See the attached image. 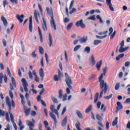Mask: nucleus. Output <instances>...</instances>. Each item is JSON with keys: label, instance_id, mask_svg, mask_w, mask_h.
I'll list each match as a JSON object with an SVG mask.
<instances>
[{"label": "nucleus", "instance_id": "f257e3e1", "mask_svg": "<svg viewBox=\"0 0 130 130\" xmlns=\"http://www.w3.org/2000/svg\"><path fill=\"white\" fill-rule=\"evenodd\" d=\"M106 71H107V67H105L103 71V73H102L99 78L100 88L102 89V91L100 94V99L102 98V96H103V92L105 94H106L107 93V89H108L107 83L104 81V80H102V79H103V77H105V76H106Z\"/></svg>", "mask_w": 130, "mask_h": 130}, {"label": "nucleus", "instance_id": "f03ea898", "mask_svg": "<svg viewBox=\"0 0 130 130\" xmlns=\"http://www.w3.org/2000/svg\"><path fill=\"white\" fill-rule=\"evenodd\" d=\"M65 78L66 80L65 82L69 88H66V91L67 94H71V90L70 89H72L73 87L72 86V84H73V82L72 81V78L70 76H69V74L68 73H65Z\"/></svg>", "mask_w": 130, "mask_h": 130}, {"label": "nucleus", "instance_id": "7ed1b4c3", "mask_svg": "<svg viewBox=\"0 0 130 130\" xmlns=\"http://www.w3.org/2000/svg\"><path fill=\"white\" fill-rule=\"evenodd\" d=\"M50 110L52 112H49V114L50 117L53 119L55 124H56V123H57V120L56 119V117H55V115L54 114L53 112L55 113L56 115H58V112L57 111V110L55 109V107H54V105H51Z\"/></svg>", "mask_w": 130, "mask_h": 130}, {"label": "nucleus", "instance_id": "20e7f679", "mask_svg": "<svg viewBox=\"0 0 130 130\" xmlns=\"http://www.w3.org/2000/svg\"><path fill=\"white\" fill-rule=\"evenodd\" d=\"M46 9L48 15L51 18V20L50 21L51 26V27H53L54 30H56V25L55 24V22L54 21L52 10H50L48 7H47Z\"/></svg>", "mask_w": 130, "mask_h": 130}, {"label": "nucleus", "instance_id": "39448f33", "mask_svg": "<svg viewBox=\"0 0 130 130\" xmlns=\"http://www.w3.org/2000/svg\"><path fill=\"white\" fill-rule=\"evenodd\" d=\"M120 48L119 49V53H123V52H125L127 49H129V47H126L125 48H123L124 46V41H122L121 43H120Z\"/></svg>", "mask_w": 130, "mask_h": 130}, {"label": "nucleus", "instance_id": "423d86ee", "mask_svg": "<svg viewBox=\"0 0 130 130\" xmlns=\"http://www.w3.org/2000/svg\"><path fill=\"white\" fill-rule=\"evenodd\" d=\"M9 114H10V119L12 121V122H15V119H14V115H13V113H9L8 112H6L5 114L6 115V120L8 122H10V117L9 116Z\"/></svg>", "mask_w": 130, "mask_h": 130}, {"label": "nucleus", "instance_id": "0eeeda50", "mask_svg": "<svg viewBox=\"0 0 130 130\" xmlns=\"http://www.w3.org/2000/svg\"><path fill=\"white\" fill-rule=\"evenodd\" d=\"M21 82L22 83V85L24 89L25 92L26 93H28V88H27L28 87V82L24 78H22L21 79Z\"/></svg>", "mask_w": 130, "mask_h": 130}, {"label": "nucleus", "instance_id": "6e6552de", "mask_svg": "<svg viewBox=\"0 0 130 130\" xmlns=\"http://www.w3.org/2000/svg\"><path fill=\"white\" fill-rule=\"evenodd\" d=\"M76 26L77 27H81L82 29L86 28V25L83 23V19H81L80 21L76 22Z\"/></svg>", "mask_w": 130, "mask_h": 130}, {"label": "nucleus", "instance_id": "1a4fd4ad", "mask_svg": "<svg viewBox=\"0 0 130 130\" xmlns=\"http://www.w3.org/2000/svg\"><path fill=\"white\" fill-rule=\"evenodd\" d=\"M6 105H7L9 108V113H11V110H12V104H11V101L10 100V98H9V96H6Z\"/></svg>", "mask_w": 130, "mask_h": 130}, {"label": "nucleus", "instance_id": "9d476101", "mask_svg": "<svg viewBox=\"0 0 130 130\" xmlns=\"http://www.w3.org/2000/svg\"><path fill=\"white\" fill-rule=\"evenodd\" d=\"M33 22L32 21V16L29 17V23L28 25V29L30 33L33 32Z\"/></svg>", "mask_w": 130, "mask_h": 130}, {"label": "nucleus", "instance_id": "9b49d317", "mask_svg": "<svg viewBox=\"0 0 130 130\" xmlns=\"http://www.w3.org/2000/svg\"><path fill=\"white\" fill-rule=\"evenodd\" d=\"M106 4L109 7L111 12H114V8L112 7V3H111V0H106Z\"/></svg>", "mask_w": 130, "mask_h": 130}, {"label": "nucleus", "instance_id": "f8f14e48", "mask_svg": "<svg viewBox=\"0 0 130 130\" xmlns=\"http://www.w3.org/2000/svg\"><path fill=\"white\" fill-rule=\"evenodd\" d=\"M48 40L49 47H52V46H53V39H52V36L50 33L49 34Z\"/></svg>", "mask_w": 130, "mask_h": 130}, {"label": "nucleus", "instance_id": "ddd939ff", "mask_svg": "<svg viewBox=\"0 0 130 130\" xmlns=\"http://www.w3.org/2000/svg\"><path fill=\"white\" fill-rule=\"evenodd\" d=\"M43 23H42V29L44 31H47V25L46 24V21L44 20V18L43 17Z\"/></svg>", "mask_w": 130, "mask_h": 130}, {"label": "nucleus", "instance_id": "4468645a", "mask_svg": "<svg viewBox=\"0 0 130 130\" xmlns=\"http://www.w3.org/2000/svg\"><path fill=\"white\" fill-rule=\"evenodd\" d=\"M34 16L36 19V21L37 24H39V21L38 20V17L40 16V14H39V12H38V11L36 10H35Z\"/></svg>", "mask_w": 130, "mask_h": 130}, {"label": "nucleus", "instance_id": "2eb2a0df", "mask_svg": "<svg viewBox=\"0 0 130 130\" xmlns=\"http://www.w3.org/2000/svg\"><path fill=\"white\" fill-rule=\"evenodd\" d=\"M117 107H116V113H117V112H118L119 110H121V109L123 108V106H122L121 103L119 102H117Z\"/></svg>", "mask_w": 130, "mask_h": 130}, {"label": "nucleus", "instance_id": "dca6fc26", "mask_svg": "<svg viewBox=\"0 0 130 130\" xmlns=\"http://www.w3.org/2000/svg\"><path fill=\"white\" fill-rule=\"evenodd\" d=\"M24 113L25 114V116H28L30 113V110H31V108H29L28 109L26 107V106H24L23 107Z\"/></svg>", "mask_w": 130, "mask_h": 130}, {"label": "nucleus", "instance_id": "f3484780", "mask_svg": "<svg viewBox=\"0 0 130 130\" xmlns=\"http://www.w3.org/2000/svg\"><path fill=\"white\" fill-rule=\"evenodd\" d=\"M101 66H102V60H101L97 62L95 66V68H96L98 72L100 71V70L101 69Z\"/></svg>", "mask_w": 130, "mask_h": 130}, {"label": "nucleus", "instance_id": "a211bd4d", "mask_svg": "<svg viewBox=\"0 0 130 130\" xmlns=\"http://www.w3.org/2000/svg\"><path fill=\"white\" fill-rule=\"evenodd\" d=\"M18 125L19 126L20 130H23L25 128V125L23 124V122H22V120L19 119L18 120Z\"/></svg>", "mask_w": 130, "mask_h": 130}, {"label": "nucleus", "instance_id": "6ab92c4d", "mask_svg": "<svg viewBox=\"0 0 130 130\" xmlns=\"http://www.w3.org/2000/svg\"><path fill=\"white\" fill-rule=\"evenodd\" d=\"M96 64V61L95 60V58L93 55H91V58L90 59V66H95Z\"/></svg>", "mask_w": 130, "mask_h": 130}, {"label": "nucleus", "instance_id": "aec40b11", "mask_svg": "<svg viewBox=\"0 0 130 130\" xmlns=\"http://www.w3.org/2000/svg\"><path fill=\"white\" fill-rule=\"evenodd\" d=\"M27 125L29 126L30 130H34L32 127H34V126H35V125H34V123H32L31 121H27Z\"/></svg>", "mask_w": 130, "mask_h": 130}, {"label": "nucleus", "instance_id": "412c9836", "mask_svg": "<svg viewBox=\"0 0 130 130\" xmlns=\"http://www.w3.org/2000/svg\"><path fill=\"white\" fill-rule=\"evenodd\" d=\"M24 15H21V16H19V15H16V17L20 23L23 22V19H24Z\"/></svg>", "mask_w": 130, "mask_h": 130}, {"label": "nucleus", "instance_id": "4be33fe9", "mask_svg": "<svg viewBox=\"0 0 130 130\" xmlns=\"http://www.w3.org/2000/svg\"><path fill=\"white\" fill-rule=\"evenodd\" d=\"M1 21L3 22L5 27H7V26H8V21L5 17L3 16L1 17Z\"/></svg>", "mask_w": 130, "mask_h": 130}, {"label": "nucleus", "instance_id": "5701e85b", "mask_svg": "<svg viewBox=\"0 0 130 130\" xmlns=\"http://www.w3.org/2000/svg\"><path fill=\"white\" fill-rule=\"evenodd\" d=\"M39 75L42 79V81H43V78H44V71H43V69L41 68L40 69Z\"/></svg>", "mask_w": 130, "mask_h": 130}, {"label": "nucleus", "instance_id": "b1692460", "mask_svg": "<svg viewBox=\"0 0 130 130\" xmlns=\"http://www.w3.org/2000/svg\"><path fill=\"white\" fill-rule=\"evenodd\" d=\"M38 31L41 42H42V41H43V37L42 36V32L41 31V29H40V27L39 26H38Z\"/></svg>", "mask_w": 130, "mask_h": 130}, {"label": "nucleus", "instance_id": "393cba45", "mask_svg": "<svg viewBox=\"0 0 130 130\" xmlns=\"http://www.w3.org/2000/svg\"><path fill=\"white\" fill-rule=\"evenodd\" d=\"M68 122V116H66L62 121L61 125L62 126H66L67 125V123Z\"/></svg>", "mask_w": 130, "mask_h": 130}, {"label": "nucleus", "instance_id": "a878e982", "mask_svg": "<svg viewBox=\"0 0 130 130\" xmlns=\"http://www.w3.org/2000/svg\"><path fill=\"white\" fill-rule=\"evenodd\" d=\"M118 117H117L115 118L114 120L113 121V122H112L113 126H115V125H116L117 128L118 127V125H117V123L118 122Z\"/></svg>", "mask_w": 130, "mask_h": 130}, {"label": "nucleus", "instance_id": "bb28decb", "mask_svg": "<svg viewBox=\"0 0 130 130\" xmlns=\"http://www.w3.org/2000/svg\"><path fill=\"white\" fill-rule=\"evenodd\" d=\"M90 51H91V48H90V47L87 46L85 48L84 52H85V53H87V54H89Z\"/></svg>", "mask_w": 130, "mask_h": 130}, {"label": "nucleus", "instance_id": "cd10ccee", "mask_svg": "<svg viewBox=\"0 0 130 130\" xmlns=\"http://www.w3.org/2000/svg\"><path fill=\"white\" fill-rule=\"evenodd\" d=\"M44 124L45 125V127L46 128L47 130H51L50 127L48 126L49 124H48V122L47 121H44Z\"/></svg>", "mask_w": 130, "mask_h": 130}, {"label": "nucleus", "instance_id": "c85d7f7f", "mask_svg": "<svg viewBox=\"0 0 130 130\" xmlns=\"http://www.w3.org/2000/svg\"><path fill=\"white\" fill-rule=\"evenodd\" d=\"M3 79H4V74L1 72L0 73V87H2L1 84H3Z\"/></svg>", "mask_w": 130, "mask_h": 130}, {"label": "nucleus", "instance_id": "c756f323", "mask_svg": "<svg viewBox=\"0 0 130 130\" xmlns=\"http://www.w3.org/2000/svg\"><path fill=\"white\" fill-rule=\"evenodd\" d=\"M76 113L79 118H80V119H83V114L81 113V112H80V111L79 110L76 111Z\"/></svg>", "mask_w": 130, "mask_h": 130}, {"label": "nucleus", "instance_id": "7c9ffc66", "mask_svg": "<svg viewBox=\"0 0 130 130\" xmlns=\"http://www.w3.org/2000/svg\"><path fill=\"white\" fill-rule=\"evenodd\" d=\"M124 56V54H120L118 55V56L116 58V60L118 61L120 60V58H123Z\"/></svg>", "mask_w": 130, "mask_h": 130}, {"label": "nucleus", "instance_id": "2f4dec72", "mask_svg": "<svg viewBox=\"0 0 130 130\" xmlns=\"http://www.w3.org/2000/svg\"><path fill=\"white\" fill-rule=\"evenodd\" d=\"M87 40H88V38H81L80 40V42L81 43H85V42H87Z\"/></svg>", "mask_w": 130, "mask_h": 130}, {"label": "nucleus", "instance_id": "473e14b6", "mask_svg": "<svg viewBox=\"0 0 130 130\" xmlns=\"http://www.w3.org/2000/svg\"><path fill=\"white\" fill-rule=\"evenodd\" d=\"M92 110V106L90 105L85 110V113H89Z\"/></svg>", "mask_w": 130, "mask_h": 130}, {"label": "nucleus", "instance_id": "72a5a7b5", "mask_svg": "<svg viewBox=\"0 0 130 130\" xmlns=\"http://www.w3.org/2000/svg\"><path fill=\"white\" fill-rule=\"evenodd\" d=\"M102 42V41L99 40H95L93 42L94 45H95V46H97L98 44H100V43H101Z\"/></svg>", "mask_w": 130, "mask_h": 130}, {"label": "nucleus", "instance_id": "f704fd0d", "mask_svg": "<svg viewBox=\"0 0 130 130\" xmlns=\"http://www.w3.org/2000/svg\"><path fill=\"white\" fill-rule=\"evenodd\" d=\"M96 118L99 121H103V118H102L101 116L99 115V114H96Z\"/></svg>", "mask_w": 130, "mask_h": 130}, {"label": "nucleus", "instance_id": "c9c22d12", "mask_svg": "<svg viewBox=\"0 0 130 130\" xmlns=\"http://www.w3.org/2000/svg\"><path fill=\"white\" fill-rule=\"evenodd\" d=\"M58 98L59 99H62V90L60 89L58 92Z\"/></svg>", "mask_w": 130, "mask_h": 130}, {"label": "nucleus", "instance_id": "e433bc0d", "mask_svg": "<svg viewBox=\"0 0 130 130\" xmlns=\"http://www.w3.org/2000/svg\"><path fill=\"white\" fill-rule=\"evenodd\" d=\"M99 97V93H96L94 96V103H97V101H98V98Z\"/></svg>", "mask_w": 130, "mask_h": 130}, {"label": "nucleus", "instance_id": "4c0bfd02", "mask_svg": "<svg viewBox=\"0 0 130 130\" xmlns=\"http://www.w3.org/2000/svg\"><path fill=\"white\" fill-rule=\"evenodd\" d=\"M80 48H81V45H78L75 47V48H74V52L78 51V50H79Z\"/></svg>", "mask_w": 130, "mask_h": 130}, {"label": "nucleus", "instance_id": "58836bf2", "mask_svg": "<svg viewBox=\"0 0 130 130\" xmlns=\"http://www.w3.org/2000/svg\"><path fill=\"white\" fill-rule=\"evenodd\" d=\"M52 101H53V103H55L56 104H57L58 103V101H57V99L52 96L51 97Z\"/></svg>", "mask_w": 130, "mask_h": 130}, {"label": "nucleus", "instance_id": "ea45409f", "mask_svg": "<svg viewBox=\"0 0 130 130\" xmlns=\"http://www.w3.org/2000/svg\"><path fill=\"white\" fill-rule=\"evenodd\" d=\"M104 106H105V105L102 104L101 110H103V112H105V111H106L107 108H106V107H105V108H104Z\"/></svg>", "mask_w": 130, "mask_h": 130}, {"label": "nucleus", "instance_id": "a19ab883", "mask_svg": "<svg viewBox=\"0 0 130 130\" xmlns=\"http://www.w3.org/2000/svg\"><path fill=\"white\" fill-rule=\"evenodd\" d=\"M96 38H97L98 39H104V38H106V37H107V35H106L104 36H95Z\"/></svg>", "mask_w": 130, "mask_h": 130}, {"label": "nucleus", "instance_id": "79ce46f5", "mask_svg": "<svg viewBox=\"0 0 130 130\" xmlns=\"http://www.w3.org/2000/svg\"><path fill=\"white\" fill-rule=\"evenodd\" d=\"M39 52L41 54H43L44 53V49H43V48L41 46L39 47Z\"/></svg>", "mask_w": 130, "mask_h": 130}, {"label": "nucleus", "instance_id": "37998d69", "mask_svg": "<svg viewBox=\"0 0 130 130\" xmlns=\"http://www.w3.org/2000/svg\"><path fill=\"white\" fill-rule=\"evenodd\" d=\"M74 24L73 23H69L68 25H67V29L68 30H70L71 29V28H72L73 27V25Z\"/></svg>", "mask_w": 130, "mask_h": 130}, {"label": "nucleus", "instance_id": "c03bdc74", "mask_svg": "<svg viewBox=\"0 0 130 130\" xmlns=\"http://www.w3.org/2000/svg\"><path fill=\"white\" fill-rule=\"evenodd\" d=\"M88 20H92V21H95L96 20L95 15H92V16H91L90 17H88Z\"/></svg>", "mask_w": 130, "mask_h": 130}, {"label": "nucleus", "instance_id": "a18cd8bd", "mask_svg": "<svg viewBox=\"0 0 130 130\" xmlns=\"http://www.w3.org/2000/svg\"><path fill=\"white\" fill-rule=\"evenodd\" d=\"M5 114H6V112L4 111H2V109H0V117L3 116L4 117Z\"/></svg>", "mask_w": 130, "mask_h": 130}, {"label": "nucleus", "instance_id": "49530a36", "mask_svg": "<svg viewBox=\"0 0 130 130\" xmlns=\"http://www.w3.org/2000/svg\"><path fill=\"white\" fill-rule=\"evenodd\" d=\"M12 82L14 88H16L17 85L16 84V82L15 81V78H14V77L12 78Z\"/></svg>", "mask_w": 130, "mask_h": 130}, {"label": "nucleus", "instance_id": "de8ad7c7", "mask_svg": "<svg viewBox=\"0 0 130 130\" xmlns=\"http://www.w3.org/2000/svg\"><path fill=\"white\" fill-rule=\"evenodd\" d=\"M28 76L30 80H33V74H32V72H31V71L28 72Z\"/></svg>", "mask_w": 130, "mask_h": 130}, {"label": "nucleus", "instance_id": "09e8293b", "mask_svg": "<svg viewBox=\"0 0 130 130\" xmlns=\"http://www.w3.org/2000/svg\"><path fill=\"white\" fill-rule=\"evenodd\" d=\"M74 3H75V1H74V0H72L71 2V4L69 7V10H71V9L74 6Z\"/></svg>", "mask_w": 130, "mask_h": 130}, {"label": "nucleus", "instance_id": "8fccbe9b", "mask_svg": "<svg viewBox=\"0 0 130 130\" xmlns=\"http://www.w3.org/2000/svg\"><path fill=\"white\" fill-rule=\"evenodd\" d=\"M120 85V84H119V83H117L115 86V90H118V89H119Z\"/></svg>", "mask_w": 130, "mask_h": 130}, {"label": "nucleus", "instance_id": "3c124183", "mask_svg": "<svg viewBox=\"0 0 130 130\" xmlns=\"http://www.w3.org/2000/svg\"><path fill=\"white\" fill-rule=\"evenodd\" d=\"M8 5H9V3L6 0H5L3 2L4 8H6V6H8Z\"/></svg>", "mask_w": 130, "mask_h": 130}, {"label": "nucleus", "instance_id": "603ef678", "mask_svg": "<svg viewBox=\"0 0 130 130\" xmlns=\"http://www.w3.org/2000/svg\"><path fill=\"white\" fill-rule=\"evenodd\" d=\"M67 98H68V94L66 93L63 96V100L62 101L64 102V101H67Z\"/></svg>", "mask_w": 130, "mask_h": 130}, {"label": "nucleus", "instance_id": "864d4df0", "mask_svg": "<svg viewBox=\"0 0 130 130\" xmlns=\"http://www.w3.org/2000/svg\"><path fill=\"white\" fill-rule=\"evenodd\" d=\"M36 53V51H34V52H32V53H31V56L32 57H36V56H37V54Z\"/></svg>", "mask_w": 130, "mask_h": 130}, {"label": "nucleus", "instance_id": "5fc2aeb1", "mask_svg": "<svg viewBox=\"0 0 130 130\" xmlns=\"http://www.w3.org/2000/svg\"><path fill=\"white\" fill-rule=\"evenodd\" d=\"M115 34H116V31H114L113 33L110 37V39H113L114 38V37L115 36Z\"/></svg>", "mask_w": 130, "mask_h": 130}, {"label": "nucleus", "instance_id": "6e6d98bb", "mask_svg": "<svg viewBox=\"0 0 130 130\" xmlns=\"http://www.w3.org/2000/svg\"><path fill=\"white\" fill-rule=\"evenodd\" d=\"M12 4H14L15 5H18V0H10Z\"/></svg>", "mask_w": 130, "mask_h": 130}, {"label": "nucleus", "instance_id": "4d7b16f0", "mask_svg": "<svg viewBox=\"0 0 130 130\" xmlns=\"http://www.w3.org/2000/svg\"><path fill=\"white\" fill-rule=\"evenodd\" d=\"M98 124H99V125H100V126H101V127H104V125H103V124L102 123V122L101 121H98L97 122Z\"/></svg>", "mask_w": 130, "mask_h": 130}, {"label": "nucleus", "instance_id": "13d9d810", "mask_svg": "<svg viewBox=\"0 0 130 130\" xmlns=\"http://www.w3.org/2000/svg\"><path fill=\"white\" fill-rule=\"evenodd\" d=\"M59 78V77H58V76H57V75H54V80L55 82H57V81H58Z\"/></svg>", "mask_w": 130, "mask_h": 130}, {"label": "nucleus", "instance_id": "bf43d9fd", "mask_svg": "<svg viewBox=\"0 0 130 130\" xmlns=\"http://www.w3.org/2000/svg\"><path fill=\"white\" fill-rule=\"evenodd\" d=\"M37 100L38 102H40V101L41 102V100H41V95L40 94L38 95V96L37 98Z\"/></svg>", "mask_w": 130, "mask_h": 130}, {"label": "nucleus", "instance_id": "052dcab7", "mask_svg": "<svg viewBox=\"0 0 130 130\" xmlns=\"http://www.w3.org/2000/svg\"><path fill=\"white\" fill-rule=\"evenodd\" d=\"M9 95L11 98H12V99L14 98V94H13V92H12V90L9 91Z\"/></svg>", "mask_w": 130, "mask_h": 130}, {"label": "nucleus", "instance_id": "680f3d73", "mask_svg": "<svg viewBox=\"0 0 130 130\" xmlns=\"http://www.w3.org/2000/svg\"><path fill=\"white\" fill-rule=\"evenodd\" d=\"M41 103L43 106H44V107H46V103H45V102H44V101L41 100Z\"/></svg>", "mask_w": 130, "mask_h": 130}, {"label": "nucleus", "instance_id": "e2e57ef3", "mask_svg": "<svg viewBox=\"0 0 130 130\" xmlns=\"http://www.w3.org/2000/svg\"><path fill=\"white\" fill-rule=\"evenodd\" d=\"M76 8H73L72 11H70V15H72V14H74V13L76 12Z\"/></svg>", "mask_w": 130, "mask_h": 130}, {"label": "nucleus", "instance_id": "0e129e2a", "mask_svg": "<svg viewBox=\"0 0 130 130\" xmlns=\"http://www.w3.org/2000/svg\"><path fill=\"white\" fill-rule=\"evenodd\" d=\"M96 106H97V107L99 109H100L101 106V102H98L97 103H96Z\"/></svg>", "mask_w": 130, "mask_h": 130}, {"label": "nucleus", "instance_id": "69168bd1", "mask_svg": "<svg viewBox=\"0 0 130 130\" xmlns=\"http://www.w3.org/2000/svg\"><path fill=\"white\" fill-rule=\"evenodd\" d=\"M64 53H65V59H66V62H68V54H67V51H64Z\"/></svg>", "mask_w": 130, "mask_h": 130}, {"label": "nucleus", "instance_id": "338daca9", "mask_svg": "<svg viewBox=\"0 0 130 130\" xmlns=\"http://www.w3.org/2000/svg\"><path fill=\"white\" fill-rule=\"evenodd\" d=\"M45 56L46 57V61L47 62V63H48V55H47V53L45 54Z\"/></svg>", "mask_w": 130, "mask_h": 130}, {"label": "nucleus", "instance_id": "774afa93", "mask_svg": "<svg viewBox=\"0 0 130 130\" xmlns=\"http://www.w3.org/2000/svg\"><path fill=\"white\" fill-rule=\"evenodd\" d=\"M5 130H11V127L10 126V124H8L6 126V128Z\"/></svg>", "mask_w": 130, "mask_h": 130}]
</instances>
